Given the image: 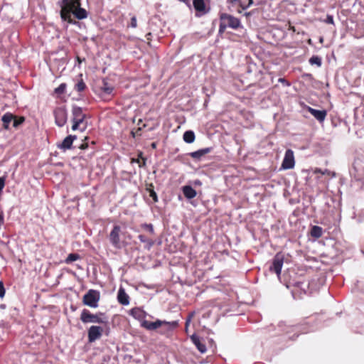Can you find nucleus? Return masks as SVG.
<instances>
[{
	"mask_svg": "<svg viewBox=\"0 0 364 364\" xmlns=\"http://www.w3.org/2000/svg\"><path fill=\"white\" fill-rule=\"evenodd\" d=\"M73 122L72 129L73 131L80 129L84 131L87 124L85 122V114L83 113L82 109L80 107L74 106L72 109Z\"/></svg>",
	"mask_w": 364,
	"mask_h": 364,
	"instance_id": "obj_1",
	"label": "nucleus"
},
{
	"mask_svg": "<svg viewBox=\"0 0 364 364\" xmlns=\"http://www.w3.org/2000/svg\"><path fill=\"white\" fill-rule=\"evenodd\" d=\"M163 324H165L168 326V331H172L173 329L176 328L178 326V322L177 321H173L171 322H168L166 321H161V320H156L154 322H151L146 320H143L141 323V326L147 329V330H155L160 326H161Z\"/></svg>",
	"mask_w": 364,
	"mask_h": 364,
	"instance_id": "obj_2",
	"label": "nucleus"
},
{
	"mask_svg": "<svg viewBox=\"0 0 364 364\" xmlns=\"http://www.w3.org/2000/svg\"><path fill=\"white\" fill-rule=\"evenodd\" d=\"M80 0L78 5L74 4L70 6L71 9L68 11L66 18H62L63 21H67L69 23H76L77 22L72 18L71 14H73L77 19H84L87 18V13L85 9L80 7Z\"/></svg>",
	"mask_w": 364,
	"mask_h": 364,
	"instance_id": "obj_3",
	"label": "nucleus"
},
{
	"mask_svg": "<svg viewBox=\"0 0 364 364\" xmlns=\"http://www.w3.org/2000/svg\"><path fill=\"white\" fill-rule=\"evenodd\" d=\"M80 320L84 323H106L105 317L102 313L93 314L88 310L83 309L80 315Z\"/></svg>",
	"mask_w": 364,
	"mask_h": 364,
	"instance_id": "obj_4",
	"label": "nucleus"
},
{
	"mask_svg": "<svg viewBox=\"0 0 364 364\" xmlns=\"http://www.w3.org/2000/svg\"><path fill=\"white\" fill-rule=\"evenodd\" d=\"M100 299V294L98 291L90 289L82 298L83 304L91 308H96L98 306V302Z\"/></svg>",
	"mask_w": 364,
	"mask_h": 364,
	"instance_id": "obj_5",
	"label": "nucleus"
},
{
	"mask_svg": "<svg viewBox=\"0 0 364 364\" xmlns=\"http://www.w3.org/2000/svg\"><path fill=\"white\" fill-rule=\"evenodd\" d=\"M53 114L55 124L60 127H63L68 119V112L65 107H59L54 109Z\"/></svg>",
	"mask_w": 364,
	"mask_h": 364,
	"instance_id": "obj_6",
	"label": "nucleus"
},
{
	"mask_svg": "<svg viewBox=\"0 0 364 364\" xmlns=\"http://www.w3.org/2000/svg\"><path fill=\"white\" fill-rule=\"evenodd\" d=\"M121 228L119 225H114L109 233V239L113 247L117 249L122 247L120 240Z\"/></svg>",
	"mask_w": 364,
	"mask_h": 364,
	"instance_id": "obj_7",
	"label": "nucleus"
},
{
	"mask_svg": "<svg viewBox=\"0 0 364 364\" xmlns=\"http://www.w3.org/2000/svg\"><path fill=\"white\" fill-rule=\"evenodd\" d=\"M103 333V328L98 326H92L87 331V338L90 343L100 339Z\"/></svg>",
	"mask_w": 364,
	"mask_h": 364,
	"instance_id": "obj_8",
	"label": "nucleus"
},
{
	"mask_svg": "<svg viewBox=\"0 0 364 364\" xmlns=\"http://www.w3.org/2000/svg\"><path fill=\"white\" fill-rule=\"evenodd\" d=\"M295 160L294 152L291 149H287L282 164V168L287 170L291 169L294 167Z\"/></svg>",
	"mask_w": 364,
	"mask_h": 364,
	"instance_id": "obj_9",
	"label": "nucleus"
},
{
	"mask_svg": "<svg viewBox=\"0 0 364 364\" xmlns=\"http://www.w3.org/2000/svg\"><path fill=\"white\" fill-rule=\"evenodd\" d=\"M284 255L281 253H277L272 261V264L270 267V271L274 272L278 277H279L282 271V268L284 263Z\"/></svg>",
	"mask_w": 364,
	"mask_h": 364,
	"instance_id": "obj_10",
	"label": "nucleus"
},
{
	"mask_svg": "<svg viewBox=\"0 0 364 364\" xmlns=\"http://www.w3.org/2000/svg\"><path fill=\"white\" fill-rule=\"evenodd\" d=\"M221 21H223L230 28L237 29L240 26V21L230 14H222L220 15Z\"/></svg>",
	"mask_w": 364,
	"mask_h": 364,
	"instance_id": "obj_11",
	"label": "nucleus"
},
{
	"mask_svg": "<svg viewBox=\"0 0 364 364\" xmlns=\"http://www.w3.org/2000/svg\"><path fill=\"white\" fill-rule=\"evenodd\" d=\"M62 1L59 3V5L61 8L60 9V17L61 18H66L68 15V12L71 9L70 6H73L74 4L78 5L80 0H61Z\"/></svg>",
	"mask_w": 364,
	"mask_h": 364,
	"instance_id": "obj_12",
	"label": "nucleus"
},
{
	"mask_svg": "<svg viewBox=\"0 0 364 364\" xmlns=\"http://www.w3.org/2000/svg\"><path fill=\"white\" fill-rule=\"evenodd\" d=\"M308 111L320 122L325 120L327 112L326 110H318L310 107H308Z\"/></svg>",
	"mask_w": 364,
	"mask_h": 364,
	"instance_id": "obj_13",
	"label": "nucleus"
},
{
	"mask_svg": "<svg viewBox=\"0 0 364 364\" xmlns=\"http://www.w3.org/2000/svg\"><path fill=\"white\" fill-rule=\"evenodd\" d=\"M77 137L75 135H69L64 139V140L62 141V143L58 146V147L64 151H65L67 149H70L72 146L73 141Z\"/></svg>",
	"mask_w": 364,
	"mask_h": 364,
	"instance_id": "obj_14",
	"label": "nucleus"
},
{
	"mask_svg": "<svg viewBox=\"0 0 364 364\" xmlns=\"http://www.w3.org/2000/svg\"><path fill=\"white\" fill-rule=\"evenodd\" d=\"M193 4L196 11L199 12L200 14H205L208 13V10L206 9L204 0H193Z\"/></svg>",
	"mask_w": 364,
	"mask_h": 364,
	"instance_id": "obj_15",
	"label": "nucleus"
},
{
	"mask_svg": "<svg viewBox=\"0 0 364 364\" xmlns=\"http://www.w3.org/2000/svg\"><path fill=\"white\" fill-rule=\"evenodd\" d=\"M191 339L192 342L196 346L197 349L201 353H204L206 352L207 349H206L205 345L201 342L200 338L197 335H196V334L192 335L191 336Z\"/></svg>",
	"mask_w": 364,
	"mask_h": 364,
	"instance_id": "obj_16",
	"label": "nucleus"
},
{
	"mask_svg": "<svg viewBox=\"0 0 364 364\" xmlns=\"http://www.w3.org/2000/svg\"><path fill=\"white\" fill-rule=\"evenodd\" d=\"M117 299L119 302L122 305H128L129 303V296L123 289H119L118 291Z\"/></svg>",
	"mask_w": 364,
	"mask_h": 364,
	"instance_id": "obj_17",
	"label": "nucleus"
},
{
	"mask_svg": "<svg viewBox=\"0 0 364 364\" xmlns=\"http://www.w3.org/2000/svg\"><path fill=\"white\" fill-rule=\"evenodd\" d=\"M130 314L135 318L143 321L145 318L146 313L139 308H134L130 311Z\"/></svg>",
	"mask_w": 364,
	"mask_h": 364,
	"instance_id": "obj_18",
	"label": "nucleus"
},
{
	"mask_svg": "<svg viewBox=\"0 0 364 364\" xmlns=\"http://www.w3.org/2000/svg\"><path fill=\"white\" fill-rule=\"evenodd\" d=\"M14 120V114L11 113L7 112L4 114L1 117V121L3 122V127L5 129H8L9 128L10 124Z\"/></svg>",
	"mask_w": 364,
	"mask_h": 364,
	"instance_id": "obj_19",
	"label": "nucleus"
},
{
	"mask_svg": "<svg viewBox=\"0 0 364 364\" xmlns=\"http://www.w3.org/2000/svg\"><path fill=\"white\" fill-rule=\"evenodd\" d=\"M183 193L186 198L192 199L196 196V191L190 186L183 187Z\"/></svg>",
	"mask_w": 364,
	"mask_h": 364,
	"instance_id": "obj_20",
	"label": "nucleus"
},
{
	"mask_svg": "<svg viewBox=\"0 0 364 364\" xmlns=\"http://www.w3.org/2000/svg\"><path fill=\"white\" fill-rule=\"evenodd\" d=\"M138 238L141 242L144 243V248L147 250H149L154 245V241L153 240L148 239L143 235H139Z\"/></svg>",
	"mask_w": 364,
	"mask_h": 364,
	"instance_id": "obj_21",
	"label": "nucleus"
},
{
	"mask_svg": "<svg viewBox=\"0 0 364 364\" xmlns=\"http://www.w3.org/2000/svg\"><path fill=\"white\" fill-rule=\"evenodd\" d=\"M210 151V148H205V149L198 150L194 152H191L190 154V156L193 159H200L201 156L209 153Z\"/></svg>",
	"mask_w": 364,
	"mask_h": 364,
	"instance_id": "obj_22",
	"label": "nucleus"
},
{
	"mask_svg": "<svg viewBox=\"0 0 364 364\" xmlns=\"http://www.w3.org/2000/svg\"><path fill=\"white\" fill-rule=\"evenodd\" d=\"M183 139L186 143H193L195 140V134L193 131H186L183 134Z\"/></svg>",
	"mask_w": 364,
	"mask_h": 364,
	"instance_id": "obj_23",
	"label": "nucleus"
},
{
	"mask_svg": "<svg viewBox=\"0 0 364 364\" xmlns=\"http://www.w3.org/2000/svg\"><path fill=\"white\" fill-rule=\"evenodd\" d=\"M322 228L319 226L314 225L311 230V235L315 238H319L322 235Z\"/></svg>",
	"mask_w": 364,
	"mask_h": 364,
	"instance_id": "obj_24",
	"label": "nucleus"
},
{
	"mask_svg": "<svg viewBox=\"0 0 364 364\" xmlns=\"http://www.w3.org/2000/svg\"><path fill=\"white\" fill-rule=\"evenodd\" d=\"M102 90L106 94H111L113 90V87L112 85H109L108 82L105 80H104L103 85L102 86Z\"/></svg>",
	"mask_w": 364,
	"mask_h": 364,
	"instance_id": "obj_25",
	"label": "nucleus"
},
{
	"mask_svg": "<svg viewBox=\"0 0 364 364\" xmlns=\"http://www.w3.org/2000/svg\"><path fill=\"white\" fill-rule=\"evenodd\" d=\"M79 258H80L79 255L75 254V253H71V254L68 255V257L65 259V262L68 264L71 263V262L78 259Z\"/></svg>",
	"mask_w": 364,
	"mask_h": 364,
	"instance_id": "obj_26",
	"label": "nucleus"
},
{
	"mask_svg": "<svg viewBox=\"0 0 364 364\" xmlns=\"http://www.w3.org/2000/svg\"><path fill=\"white\" fill-rule=\"evenodd\" d=\"M309 63L311 65H316L317 66L319 67L321 65V59L318 56H312L309 59Z\"/></svg>",
	"mask_w": 364,
	"mask_h": 364,
	"instance_id": "obj_27",
	"label": "nucleus"
},
{
	"mask_svg": "<svg viewBox=\"0 0 364 364\" xmlns=\"http://www.w3.org/2000/svg\"><path fill=\"white\" fill-rule=\"evenodd\" d=\"M66 85L65 83L60 84L55 89V92L58 95H61L65 92Z\"/></svg>",
	"mask_w": 364,
	"mask_h": 364,
	"instance_id": "obj_28",
	"label": "nucleus"
},
{
	"mask_svg": "<svg viewBox=\"0 0 364 364\" xmlns=\"http://www.w3.org/2000/svg\"><path fill=\"white\" fill-rule=\"evenodd\" d=\"M314 173H321L322 175H326V174H328L329 175L331 171H328V169H325V170H321V168H316L314 170Z\"/></svg>",
	"mask_w": 364,
	"mask_h": 364,
	"instance_id": "obj_29",
	"label": "nucleus"
},
{
	"mask_svg": "<svg viewBox=\"0 0 364 364\" xmlns=\"http://www.w3.org/2000/svg\"><path fill=\"white\" fill-rule=\"evenodd\" d=\"M141 227L147 230L151 234L154 233V227L151 224H142Z\"/></svg>",
	"mask_w": 364,
	"mask_h": 364,
	"instance_id": "obj_30",
	"label": "nucleus"
},
{
	"mask_svg": "<svg viewBox=\"0 0 364 364\" xmlns=\"http://www.w3.org/2000/svg\"><path fill=\"white\" fill-rule=\"evenodd\" d=\"M142 163L141 162L139 159H132V163H137L139 164V166L141 167L143 166H145L146 164V159L144 158H141Z\"/></svg>",
	"mask_w": 364,
	"mask_h": 364,
	"instance_id": "obj_31",
	"label": "nucleus"
},
{
	"mask_svg": "<svg viewBox=\"0 0 364 364\" xmlns=\"http://www.w3.org/2000/svg\"><path fill=\"white\" fill-rule=\"evenodd\" d=\"M23 120H24L23 118H21L20 119H16V117L14 116V120L12 121L13 126L14 127H17L19 124H21L23 122Z\"/></svg>",
	"mask_w": 364,
	"mask_h": 364,
	"instance_id": "obj_32",
	"label": "nucleus"
},
{
	"mask_svg": "<svg viewBox=\"0 0 364 364\" xmlns=\"http://www.w3.org/2000/svg\"><path fill=\"white\" fill-rule=\"evenodd\" d=\"M5 295V289L2 282H0V298H3Z\"/></svg>",
	"mask_w": 364,
	"mask_h": 364,
	"instance_id": "obj_33",
	"label": "nucleus"
},
{
	"mask_svg": "<svg viewBox=\"0 0 364 364\" xmlns=\"http://www.w3.org/2000/svg\"><path fill=\"white\" fill-rule=\"evenodd\" d=\"M150 197L152 198V199L154 200V202H157L158 201V197H157V195L156 193V192L153 190H151L150 191Z\"/></svg>",
	"mask_w": 364,
	"mask_h": 364,
	"instance_id": "obj_34",
	"label": "nucleus"
},
{
	"mask_svg": "<svg viewBox=\"0 0 364 364\" xmlns=\"http://www.w3.org/2000/svg\"><path fill=\"white\" fill-rule=\"evenodd\" d=\"M130 25L132 28H136L137 26L136 18L135 16H133L131 18V24Z\"/></svg>",
	"mask_w": 364,
	"mask_h": 364,
	"instance_id": "obj_35",
	"label": "nucleus"
},
{
	"mask_svg": "<svg viewBox=\"0 0 364 364\" xmlns=\"http://www.w3.org/2000/svg\"><path fill=\"white\" fill-rule=\"evenodd\" d=\"M76 86L78 91H82L85 87V83L82 82L77 83Z\"/></svg>",
	"mask_w": 364,
	"mask_h": 364,
	"instance_id": "obj_36",
	"label": "nucleus"
},
{
	"mask_svg": "<svg viewBox=\"0 0 364 364\" xmlns=\"http://www.w3.org/2000/svg\"><path fill=\"white\" fill-rule=\"evenodd\" d=\"M226 26H228L227 24L222 21L220 24L219 32L223 33L225 31Z\"/></svg>",
	"mask_w": 364,
	"mask_h": 364,
	"instance_id": "obj_37",
	"label": "nucleus"
},
{
	"mask_svg": "<svg viewBox=\"0 0 364 364\" xmlns=\"http://www.w3.org/2000/svg\"><path fill=\"white\" fill-rule=\"evenodd\" d=\"M5 186V180L4 178L2 177H0V191H2V189L4 188Z\"/></svg>",
	"mask_w": 364,
	"mask_h": 364,
	"instance_id": "obj_38",
	"label": "nucleus"
},
{
	"mask_svg": "<svg viewBox=\"0 0 364 364\" xmlns=\"http://www.w3.org/2000/svg\"><path fill=\"white\" fill-rule=\"evenodd\" d=\"M193 316V313L190 314L188 315V316L187 317V318H186V321H187V323H191V319H192Z\"/></svg>",
	"mask_w": 364,
	"mask_h": 364,
	"instance_id": "obj_39",
	"label": "nucleus"
},
{
	"mask_svg": "<svg viewBox=\"0 0 364 364\" xmlns=\"http://www.w3.org/2000/svg\"><path fill=\"white\" fill-rule=\"evenodd\" d=\"M193 316V313L190 314L188 315V316L187 317V318H186V321H187V323H191V319H192Z\"/></svg>",
	"mask_w": 364,
	"mask_h": 364,
	"instance_id": "obj_40",
	"label": "nucleus"
},
{
	"mask_svg": "<svg viewBox=\"0 0 364 364\" xmlns=\"http://www.w3.org/2000/svg\"><path fill=\"white\" fill-rule=\"evenodd\" d=\"M87 143H82L80 146V149H85L87 148Z\"/></svg>",
	"mask_w": 364,
	"mask_h": 364,
	"instance_id": "obj_41",
	"label": "nucleus"
},
{
	"mask_svg": "<svg viewBox=\"0 0 364 364\" xmlns=\"http://www.w3.org/2000/svg\"><path fill=\"white\" fill-rule=\"evenodd\" d=\"M239 4H240V7L242 8V10H245V9H247V8H249V7L247 6V5H246V6L242 5V3L240 2V1H239Z\"/></svg>",
	"mask_w": 364,
	"mask_h": 364,
	"instance_id": "obj_42",
	"label": "nucleus"
},
{
	"mask_svg": "<svg viewBox=\"0 0 364 364\" xmlns=\"http://www.w3.org/2000/svg\"><path fill=\"white\" fill-rule=\"evenodd\" d=\"M239 1H240V0H228V2L229 4H233L235 2H239Z\"/></svg>",
	"mask_w": 364,
	"mask_h": 364,
	"instance_id": "obj_43",
	"label": "nucleus"
},
{
	"mask_svg": "<svg viewBox=\"0 0 364 364\" xmlns=\"http://www.w3.org/2000/svg\"><path fill=\"white\" fill-rule=\"evenodd\" d=\"M189 325H190V323H188L187 321H186V326H185L186 332H188Z\"/></svg>",
	"mask_w": 364,
	"mask_h": 364,
	"instance_id": "obj_44",
	"label": "nucleus"
},
{
	"mask_svg": "<svg viewBox=\"0 0 364 364\" xmlns=\"http://www.w3.org/2000/svg\"><path fill=\"white\" fill-rule=\"evenodd\" d=\"M151 36V33H148L146 35V39H147L148 41H149V40H150Z\"/></svg>",
	"mask_w": 364,
	"mask_h": 364,
	"instance_id": "obj_45",
	"label": "nucleus"
},
{
	"mask_svg": "<svg viewBox=\"0 0 364 364\" xmlns=\"http://www.w3.org/2000/svg\"><path fill=\"white\" fill-rule=\"evenodd\" d=\"M252 4H253V0H249L248 1V4H247V6L250 7Z\"/></svg>",
	"mask_w": 364,
	"mask_h": 364,
	"instance_id": "obj_46",
	"label": "nucleus"
},
{
	"mask_svg": "<svg viewBox=\"0 0 364 364\" xmlns=\"http://www.w3.org/2000/svg\"><path fill=\"white\" fill-rule=\"evenodd\" d=\"M328 22L331 23L333 22V18L331 16L328 18Z\"/></svg>",
	"mask_w": 364,
	"mask_h": 364,
	"instance_id": "obj_47",
	"label": "nucleus"
},
{
	"mask_svg": "<svg viewBox=\"0 0 364 364\" xmlns=\"http://www.w3.org/2000/svg\"><path fill=\"white\" fill-rule=\"evenodd\" d=\"M279 82H285V80H284V79H283V78H280V79L279 80Z\"/></svg>",
	"mask_w": 364,
	"mask_h": 364,
	"instance_id": "obj_48",
	"label": "nucleus"
},
{
	"mask_svg": "<svg viewBox=\"0 0 364 364\" xmlns=\"http://www.w3.org/2000/svg\"><path fill=\"white\" fill-rule=\"evenodd\" d=\"M151 146H152V148H156V145L155 143H152Z\"/></svg>",
	"mask_w": 364,
	"mask_h": 364,
	"instance_id": "obj_49",
	"label": "nucleus"
},
{
	"mask_svg": "<svg viewBox=\"0 0 364 364\" xmlns=\"http://www.w3.org/2000/svg\"><path fill=\"white\" fill-rule=\"evenodd\" d=\"M250 15V12H247V13H245V16H248Z\"/></svg>",
	"mask_w": 364,
	"mask_h": 364,
	"instance_id": "obj_50",
	"label": "nucleus"
}]
</instances>
